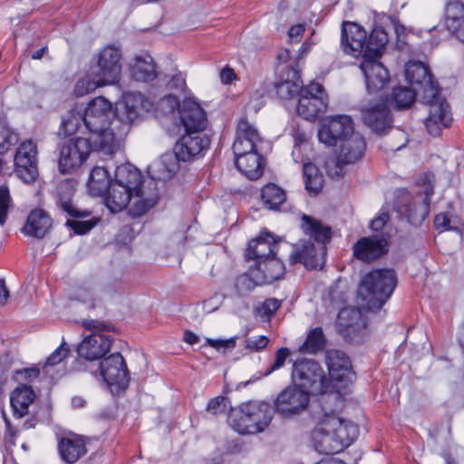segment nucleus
<instances>
[{
  "mask_svg": "<svg viewBox=\"0 0 464 464\" xmlns=\"http://www.w3.org/2000/svg\"><path fill=\"white\" fill-rule=\"evenodd\" d=\"M272 418L273 410L268 403L250 401L231 409L227 421L239 434H256L265 430Z\"/></svg>",
  "mask_w": 464,
  "mask_h": 464,
  "instance_id": "nucleus-5",
  "label": "nucleus"
},
{
  "mask_svg": "<svg viewBox=\"0 0 464 464\" xmlns=\"http://www.w3.org/2000/svg\"><path fill=\"white\" fill-rule=\"evenodd\" d=\"M150 108L151 103L141 93L127 92L123 94L121 102L118 104L117 113L122 122L131 124Z\"/></svg>",
  "mask_w": 464,
  "mask_h": 464,
  "instance_id": "nucleus-20",
  "label": "nucleus"
},
{
  "mask_svg": "<svg viewBox=\"0 0 464 464\" xmlns=\"http://www.w3.org/2000/svg\"><path fill=\"white\" fill-rule=\"evenodd\" d=\"M309 394L307 391L295 385L283 390L275 401V411L285 418L302 413L308 406Z\"/></svg>",
  "mask_w": 464,
  "mask_h": 464,
  "instance_id": "nucleus-14",
  "label": "nucleus"
},
{
  "mask_svg": "<svg viewBox=\"0 0 464 464\" xmlns=\"http://www.w3.org/2000/svg\"><path fill=\"white\" fill-rule=\"evenodd\" d=\"M268 338L265 335L246 338L245 340V348L250 352H260L267 346Z\"/></svg>",
  "mask_w": 464,
  "mask_h": 464,
  "instance_id": "nucleus-56",
  "label": "nucleus"
},
{
  "mask_svg": "<svg viewBox=\"0 0 464 464\" xmlns=\"http://www.w3.org/2000/svg\"><path fill=\"white\" fill-rule=\"evenodd\" d=\"M82 325L92 333L79 343L77 347L78 355L88 361L102 358L111 349L112 339L108 333L111 327L94 319L84 320Z\"/></svg>",
  "mask_w": 464,
  "mask_h": 464,
  "instance_id": "nucleus-7",
  "label": "nucleus"
},
{
  "mask_svg": "<svg viewBox=\"0 0 464 464\" xmlns=\"http://www.w3.org/2000/svg\"><path fill=\"white\" fill-rule=\"evenodd\" d=\"M261 142L257 130L246 118H242L238 121L237 138L233 143L234 154L258 153Z\"/></svg>",
  "mask_w": 464,
  "mask_h": 464,
  "instance_id": "nucleus-25",
  "label": "nucleus"
},
{
  "mask_svg": "<svg viewBox=\"0 0 464 464\" xmlns=\"http://www.w3.org/2000/svg\"><path fill=\"white\" fill-rule=\"evenodd\" d=\"M305 30L304 24H298L293 25L288 31V37L292 42H299Z\"/></svg>",
  "mask_w": 464,
  "mask_h": 464,
  "instance_id": "nucleus-62",
  "label": "nucleus"
},
{
  "mask_svg": "<svg viewBox=\"0 0 464 464\" xmlns=\"http://www.w3.org/2000/svg\"><path fill=\"white\" fill-rule=\"evenodd\" d=\"M121 52L114 46H106L98 56L97 67L93 72L102 83L112 85L119 82L121 72Z\"/></svg>",
  "mask_w": 464,
  "mask_h": 464,
  "instance_id": "nucleus-16",
  "label": "nucleus"
},
{
  "mask_svg": "<svg viewBox=\"0 0 464 464\" xmlns=\"http://www.w3.org/2000/svg\"><path fill=\"white\" fill-rule=\"evenodd\" d=\"M19 140L17 133L5 122L0 121V154L7 152Z\"/></svg>",
  "mask_w": 464,
  "mask_h": 464,
  "instance_id": "nucleus-50",
  "label": "nucleus"
},
{
  "mask_svg": "<svg viewBox=\"0 0 464 464\" xmlns=\"http://www.w3.org/2000/svg\"><path fill=\"white\" fill-rule=\"evenodd\" d=\"M388 41V34L384 30H373L371 33L368 41L366 40V48L362 56L381 58L382 54V49L387 44Z\"/></svg>",
  "mask_w": 464,
  "mask_h": 464,
  "instance_id": "nucleus-43",
  "label": "nucleus"
},
{
  "mask_svg": "<svg viewBox=\"0 0 464 464\" xmlns=\"http://www.w3.org/2000/svg\"><path fill=\"white\" fill-rule=\"evenodd\" d=\"M289 354H290V352L287 348L282 347V348L278 349L276 353L275 362L270 366V368L267 370V372L265 373V376H268L273 372L283 367V365L285 364V360Z\"/></svg>",
  "mask_w": 464,
  "mask_h": 464,
  "instance_id": "nucleus-57",
  "label": "nucleus"
},
{
  "mask_svg": "<svg viewBox=\"0 0 464 464\" xmlns=\"http://www.w3.org/2000/svg\"><path fill=\"white\" fill-rule=\"evenodd\" d=\"M361 112L363 123L376 134L383 135L392 129V116L383 101L364 106Z\"/></svg>",
  "mask_w": 464,
  "mask_h": 464,
  "instance_id": "nucleus-22",
  "label": "nucleus"
},
{
  "mask_svg": "<svg viewBox=\"0 0 464 464\" xmlns=\"http://www.w3.org/2000/svg\"><path fill=\"white\" fill-rule=\"evenodd\" d=\"M331 424L332 431L334 432L337 442L341 444V451L350 446L359 435V428L350 420H343L336 412H326Z\"/></svg>",
  "mask_w": 464,
  "mask_h": 464,
  "instance_id": "nucleus-28",
  "label": "nucleus"
},
{
  "mask_svg": "<svg viewBox=\"0 0 464 464\" xmlns=\"http://www.w3.org/2000/svg\"><path fill=\"white\" fill-rule=\"evenodd\" d=\"M180 121L186 131L202 132L208 119L202 107L192 99H185L179 107Z\"/></svg>",
  "mask_w": 464,
  "mask_h": 464,
  "instance_id": "nucleus-26",
  "label": "nucleus"
},
{
  "mask_svg": "<svg viewBox=\"0 0 464 464\" xmlns=\"http://www.w3.org/2000/svg\"><path fill=\"white\" fill-rule=\"evenodd\" d=\"M75 188L71 181H62L57 186V206L72 218H84L88 212L77 210L72 204Z\"/></svg>",
  "mask_w": 464,
  "mask_h": 464,
  "instance_id": "nucleus-35",
  "label": "nucleus"
},
{
  "mask_svg": "<svg viewBox=\"0 0 464 464\" xmlns=\"http://www.w3.org/2000/svg\"><path fill=\"white\" fill-rule=\"evenodd\" d=\"M327 101L323 86L317 82H311L301 91L297 112L306 120H314L325 110Z\"/></svg>",
  "mask_w": 464,
  "mask_h": 464,
  "instance_id": "nucleus-12",
  "label": "nucleus"
},
{
  "mask_svg": "<svg viewBox=\"0 0 464 464\" xmlns=\"http://www.w3.org/2000/svg\"><path fill=\"white\" fill-rule=\"evenodd\" d=\"M459 221L450 218L445 213H440L435 217L434 225L438 230H459Z\"/></svg>",
  "mask_w": 464,
  "mask_h": 464,
  "instance_id": "nucleus-54",
  "label": "nucleus"
},
{
  "mask_svg": "<svg viewBox=\"0 0 464 464\" xmlns=\"http://www.w3.org/2000/svg\"><path fill=\"white\" fill-rule=\"evenodd\" d=\"M303 173L305 188L310 192L318 193L323 188L324 179L317 167L311 162H304Z\"/></svg>",
  "mask_w": 464,
  "mask_h": 464,
  "instance_id": "nucleus-45",
  "label": "nucleus"
},
{
  "mask_svg": "<svg viewBox=\"0 0 464 464\" xmlns=\"http://www.w3.org/2000/svg\"><path fill=\"white\" fill-rule=\"evenodd\" d=\"M100 372L108 385H116L124 389L129 384L127 365L119 353L104 358L100 363Z\"/></svg>",
  "mask_w": 464,
  "mask_h": 464,
  "instance_id": "nucleus-18",
  "label": "nucleus"
},
{
  "mask_svg": "<svg viewBox=\"0 0 464 464\" xmlns=\"http://www.w3.org/2000/svg\"><path fill=\"white\" fill-rule=\"evenodd\" d=\"M419 88L417 92H422V102L430 106L429 116L425 120L426 129L430 135L439 136L443 128L450 126L452 120L449 104L440 95V90L432 79Z\"/></svg>",
  "mask_w": 464,
  "mask_h": 464,
  "instance_id": "nucleus-6",
  "label": "nucleus"
},
{
  "mask_svg": "<svg viewBox=\"0 0 464 464\" xmlns=\"http://www.w3.org/2000/svg\"><path fill=\"white\" fill-rule=\"evenodd\" d=\"M347 164L348 163H344L340 155H332L326 158L324 168L331 178H341L344 173V166Z\"/></svg>",
  "mask_w": 464,
  "mask_h": 464,
  "instance_id": "nucleus-51",
  "label": "nucleus"
},
{
  "mask_svg": "<svg viewBox=\"0 0 464 464\" xmlns=\"http://www.w3.org/2000/svg\"><path fill=\"white\" fill-rule=\"evenodd\" d=\"M330 375V385L339 392L346 389L355 379L350 358L342 351L329 350L325 354Z\"/></svg>",
  "mask_w": 464,
  "mask_h": 464,
  "instance_id": "nucleus-11",
  "label": "nucleus"
},
{
  "mask_svg": "<svg viewBox=\"0 0 464 464\" xmlns=\"http://www.w3.org/2000/svg\"><path fill=\"white\" fill-rule=\"evenodd\" d=\"M118 294V289L111 284H107L102 286L99 291L101 298L111 299Z\"/></svg>",
  "mask_w": 464,
  "mask_h": 464,
  "instance_id": "nucleus-63",
  "label": "nucleus"
},
{
  "mask_svg": "<svg viewBox=\"0 0 464 464\" xmlns=\"http://www.w3.org/2000/svg\"><path fill=\"white\" fill-rule=\"evenodd\" d=\"M405 76L412 86H422L432 79L429 68L421 62H409L405 66Z\"/></svg>",
  "mask_w": 464,
  "mask_h": 464,
  "instance_id": "nucleus-41",
  "label": "nucleus"
},
{
  "mask_svg": "<svg viewBox=\"0 0 464 464\" xmlns=\"http://www.w3.org/2000/svg\"><path fill=\"white\" fill-rule=\"evenodd\" d=\"M285 269L284 263L276 256L261 259L259 263L255 264V267L249 269L250 277L246 276L240 277L238 284L251 285V282L255 285L271 284L283 276Z\"/></svg>",
  "mask_w": 464,
  "mask_h": 464,
  "instance_id": "nucleus-13",
  "label": "nucleus"
},
{
  "mask_svg": "<svg viewBox=\"0 0 464 464\" xmlns=\"http://www.w3.org/2000/svg\"><path fill=\"white\" fill-rule=\"evenodd\" d=\"M206 341L208 345L218 350L222 347L230 349L236 347V337H231L226 340L207 338Z\"/></svg>",
  "mask_w": 464,
  "mask_h": 464,
  "instance_id": "nucleus-59",
  "label": "nucleus"
},
{
  "mask_svg": "<svg viewBox=\"0 0 464 464\" xmlns=\"http://www.w3.org/2000/svg\"><path fill=\"white\" fill-rule=\"evenodd\" d=\"M367 34L359 24L344 22L342 28L341 47L343 51L357 57L363 55L366 48Z\"/></svg>",
  "mask_w": 464,
  "mask_h": 464,
  "instance_id": "nucleus-24",
  "label": "nucleus"
},
{
  "mask_svg": "<svg viewBox=\"0 0 464 464\" xmlns=\"http://www.w3.org/2000/svg\"><path fill=\"white\" fill-rule=\"evenodd\" d=\"M353 250L357 259L364 262L372 261L387 253L388 237L384 233L362 237L353 245Z\"/></svg>",
  "mask_w": 464,
  "mask_h": 464,
  "instance_id": "nucleus-23",
  "label": "nucleus"
},
{
  "mask_svg": "<svg viewBox=\"0 0 464 464\" xmlns=\"http://www.w3.org/2000/svg\"><path fill=\"white\" fill-rule=\"evenodd\" d=\"M446 26L456 28L464 20V5L459 0L450 1L446 5Z\"/></svg>",
  "mask_w": 464,
  "mask_h": 464,
  "instance_id": "nucleus-48",
  "label": "nucleus"
},
{
  "mask_svg": "<svg viewBox=\"0 0 464 464\" xmlns=\"http://www.w3.org/2000/svg\"><path fill=\"white\" fill-rule=\"evenodd\" d=\"M312 440L314 449L321 454L329 455L341 451V444L337 442L335 434L332 431L326 412L318 417L316 426L312 432Z\"/></svg>",
  "mask_w": 464,
  "mask_h": 464,
  "instance_id": "nucleus-19",
  "label": "nucleus"
},
{
  "mask_svg": "<svg viewBox=\"0 0 464 464\" xmlns=\"http://www.w3.org/2000/svg\"><path fill=\"white\" fill-rule=\"evenodd\" d=\"M228 409H232L229 400L225 396L215 397L208 402L206 411L214 415L225 414Z\"/></svg>",
  "mask_w": 464,
  "mask_h": 464,
  "instance_id": "nucleus-52",
  "label": "nucleus"
},
{
  "mask_svg": "<svg viewBox=\"0 0 464 464\" xmlns=\"http://www.w3.org/2000/svg\"><path fill=\"white\" fill-rule=\"evenodd\" d=\"M34 399L35 393L30 386L20 385L15 388L10 396L14 416L16 418L25 416L28 413L29 406L34 401Z\"/></svg>",
  "mask_w": 464,
  "mask_h": 464,
  "instance_id": "nucleus-37",
  "label": "nucleus"
},
{
  "mask_svg": "<svg viewBox=\"0 0 464 464\" xmlns=\"http://www.w3.org/2000/svg\"><path fill=\"white\" fill-rule=\"evenodd\" d=\"M237 169L249 179H257L263 174V159L259 153L235 154Z\"/></svg>",
  "mask_w": 464,
  "mask_h": 464,
  "instance_id": "nucleus-34",
  "label": "nucleus"
},
{
  "mask_svg": "<svg viewBox=\"0 0 464 464\" xmlns=\"http://www.w3.org/2000/svg\"><path fill=\"white\" fill-rule=\"evenodd\" d=\"M261 199L264 206L270 210H283L286 205L285 190L274 183H268L261 189Z\"/></svg>",
  "mask_w": 464,
  "mask_h": 464,
  "instance_id": "nucleus-39",
  "label": "nucleus"
},
{
  "mask_svg": "<svg viewBox=\"0 0 464 464\" xmlns=\"http://www.w3.org/2000/svg\"><path fill=\"white\" fill-rule=\"evenodd\" d=\"M107 85L106 83H102L101 78L95 75V72H92V75H87L80 80L74 85L73 92L76 96L82 97L93 91H95L99 87H102Z\"/></svg>",
  "mask_w": 464,
  "mask_h": 464,
  "instance_id": "nucleus-47",
  "label": "nucleus"
},
{
  "mask_svg": "<svg viewBox=\"0 0 464 464\" xmlns=\"http://www.w3.org/2000/svg\"><path fill=\"white\" fill-rule=\"evenodd\" d=\"M390 218L389 213L386 211H381L378 217H376L371 222V228L373 231H382Z\"/></svg>",
  "mask_w": 464,
  "mask_h": 464,
  "instance_id": "nucleus-60",
  "label": "nucleus"
},
{
  "mask_svg": "<svg viewBox=\"0 0 464 464\" xmlns=\"http://www.w3.org/2000/svg\"><path fill=\"white\" fill-rule=\"evenodd\" d=\"M279 307L280 302L277 299L269 298L263 303L261 310L263 311V314L270 317L276 312Z\"/></svg>",
  "mask_w": 464,
  "mask_h": 464,
  "instance_id": "nucleus-61",
  "label": "nucleus"
},
{
  "mask_svg": "<svg viewBox=\"0 0 464 464\" xmlns=\"http://www.w3.org/2000/svg\"><path fill=\"white\" fill-rule=\"evenodd\" d=\"M92 150H97L87 138L70 139L59 144L58 169L62 174H70L78 169L88 159Z\"/></svg>",
  "mask_w": 464,
  "mask_h": 464,
  "instance_id": "nucleus-10",
  "label": "nucleus"
},
{
  "mask_svg": "<svg viewBox=\"0 0 464 464\" xmlns=\"http://www.w3.org/2000/svg\"><path fill=\"white\" fill-rule=\"evenodd\" d=\"M85 128L94 148L105 155H112L120 149V140L113 131L115 113L111 103L103 97L92 100L86 108Z\"/></svg>",
  "mask_w": 464,
  "mask_h": 464,
  "instance_id": "nucleus-1",
  "label": "nucleus"
},
{
  "mask_svg": "<svg viewBox=\"0 0 464 464\" xmlns=\"http://www.w3.org/2000/svg\"><path fill=\"white\" fill-rule=\"evenodd\" d=\"M150 179H142L140 171L133 165L127 163L116 169L113 182L136 193L137 190H148L144 183Z\"/></svg>",
  "mask_w": 464,
  "mask_h": 464,
  "instance_id": "nucleus-31",
  "label": "nucleus"
},
{
  "mask_svg": "<svg viewBox=\"0 0 464 464\" xmlns=\"http://www.w3.org/2000/svg\"><path fill=\"white\" fill-rule=\"evenodd\" d=\"M14 171L26 183L35 180L38 176L37 148L32 140L23 141L17 148L14 158Z\"/></svg>",
  "mask_w": 464,
  "mask_h": 464,
  "instance_id": "nucleus-15",
  "label": "nucleus"
},
{
  "mask_svg": "<svg viewBox=\"0 0 464 464\" xmlns=\"http://www.w3.org/2000/svg\"><path fill=\"white\" fill-rule=\"evenodd\" d=\"M355 134L353 122L350 116L336 115L324 123L318 131L319 140L328 146L336 145L338 140H343Z\"/></svg>",
  "mask_w": 464,
  "mask_h": 464,
  "instance_id": "nucleus-17",
  "label": "nucleus"
},
{
  "mask_svg": "<svg viewBox=\"0 0 464 464\" xmlns=\"http://www.w3.org/2000/svg\"><path fill=\"white\" fill-rule=\"evenodd\" d=\"M432 193V188L426 189L425 197L419 196L410 199L405 205L399 207L398 211L404 215L411 225L420 226L429 214L430 197Z\"/></svg>",
  "mask_w": 464,
  "mask_h": 464,
  "instance_id": "nucleus-27",
  "label": "nucleus"
},
{
  "mask_svg": "<svg viewBox=\"0 0 464 464\" xmlns=\"http://www.w3.org/2000/svg\"><path fill=\"white\" fill-rule=\"evenodd\" d=\"M222 296L216 295L204 303V308L207 309L208 313L213 312L218 309V305L222 302Z\"/></svg>",
  "mask_w": 464,
  "mask_h": 464,
  "instance_id": "nucleus-64",
  "label": "nucleus"
},
{
  "mask_svg": "<svg viewBox=\"0 0 464 464\" xmlns=\"http://www.w3.org/2000/svg\"><path fill=\"white\" fill-rule=\"evenodd\" d=\"M294 385L308 392V394H324L330 392V381L321 365L308 359L294 362L292 370Z\"/></svg>",
  "mask_w": 464,
  "mask_h": 464,
  "instance_id": "nucleus-8",
  "label": "nucleus"
},
{
  "mask_svg": "<svg viewBox=\"0 0 464 464\" xmlns=\"http://www.w3.org/2000/svg\"><path fill=\"white\" fill-rule=\"evenodd\" d=\"M129 66L130 76L137 82H151L158 75L154 60L148 53L135 55Z\"/></svg>",
  "mask_w": 464,
  "mask_h": 464,
  "instance_id": "nucleus-32",
  "label": "nucleus"
},
{
  "mask_svg": "<svg viewBox=\"0 0 464 464\" xmlns=\"http://www.w3.org/2000/svg\"><path fill=\"white\" fill-rule=\"evenodd\" d=\"M276 247L274 237L266 233L249 242L245 256L247 260H254L257 264L261 259L276 256Z\"/></svg>",
  "mask_w": 464,
  "mask_h": 464,
  "instance_id": "nucleus-29",
  "label": "nucleus"
},
{
  "mask_svg": "<svg viewBox=\"0 0 464 464\" xmlns=\"http://www.w3.org/2000/svg\"><path fill=\"white\" fill-rule=\"evenodd\" d=\"M58 449L61 458L67 463L76 462L87 451L83 439L77 435L62 439Z\"/></svg>",
  "mask_w": 464,
  "mask_h": 464,
  "instance_id": "nucleus-36",
  "label": "nucleus"
},
{
  "mask_svg": "<svg viewBox=\"0 0 464 464\" xmlns=\"http://www.w3.org/2000/svg\"><path fill=\"white\" fill-rule=\"evenodd\" d=\"M79 218H75V219L68 220L66 222L67 226H69L76 234L83 235L89 232L92 228H93L97 224L96 218H92L88 220L78 219Z\"/></svg>",
  "mask_w": 464,
  "mask_h": 464,
  "instance_id": "nucleus-53",
  "label": "nucleus"
},
{
  "mask_svg": "<svg viewBox=\"0 0 464 464\" xmlns=\"http://www.w3.org/2000/svg\"><path fill=\"white\" fill-rule=\"evenodd\" d=\"M324 342L323 330L316 327L309 332L305 341L300 347V352L303 353H316L324 348Z\"/></svg>",
  "mask_w": 464,
  "mask_h": 464,
  "instance_id": "nucleus-46",
  "label": "nucleus"
},
{
  "mask_svg": "<svg viewBox=\"0 0 464 464\" xmlns=\"http://www.w3.org/2000/svg\"><path fill=\"white\" fill-rule=\"evenodd\" d=\"M337 324L344 334H355L366 327V319L360 308L349 306L339 312Z\"/></svg>",
  "mask_w": 464,
  "mask_h": 464,
  "instance_id": "nucleus-30",
  "label": "nucleus"
},
{
  "mask_svg": "<svg viewBox=\"0 0 464 464\" xmlns=\"http://www.w3.org/2000/svg\"><path fill=\"white\" fill-rule=\"evenodd\" d=\"M397 285L396 274L392 269H375L362 279L358 299L366 310H378L391 297Z\"/></svg>",
  "mask_w": 464,
  "mask_h": 464,
  "instance_id": "nucleus-4",
  "label": "nucleus"
},
{
  "mask_svg": "<svg viewBox=\"0 0 464 464\" xmlns=\"http://www.w3.org/2000/svg\"><path fill=\"white\" fill-rule=\"evenodd\" d=\"M145 185L148 190H137L134 193L132 190L112 182L106 191L108 192L105 198L106 206L111 212L117 213L130 204V211L132 216L144 215L154 207L159 198L156 180L150 179L144 183Z\"/></svg>",
  "mask_w": 464,
  "mask_h": 464,
  "instance_id": "nucleus-3",
  "label": "nucleus"
},
{
  "mask_svg": "<svg viewBox=\"0 0 464 464\" xmlns=\"http://www.w3.org/2000/svg\"><path fill=\"white\" fill-rule=\"evenodd\" d=\"M11 207L9 190L6 187H0V225L5 223L8 210Z\"/></svg>",
  "mask_w": 464,
  "mask_h": 464,
  "instance_id": "nucleus-55",
  "label": "nucleus"
},
{
  "mask_svg": "<svg viewBox=\"0 0 464 464\" xmlns=\"http://www.w3.org/2000/svg\"><path fill=\"white\" fill-rule=\"evenodd\" d=\"M302 82L299 80L296 81H282L276 84V93L282 99H291L296 95H301Z\"/></svg>",
  "mask_w": 464,
  "mask_h": 464,
  "instance_id": "nucleus-49",
  "label": "nucleus"
},
{
  "mask_svg": "<svg viewBox=\"0 0 464 464\" xmlns=\"http://www.w3.org/2000/svg\"><path fill=\"white\" fill-rule=\"evenodd\" d=\"M365 148L363 137L360 133L353 134L342 140L339 155L344 163L352 164L362 157Z\"/></svg>",
  "mask_w": 464,
  "mask_h": 464,
  "instance_id": "nucleus-38",
  "label": "nucleus"
},
{
  "mask_svg": "<svg viewBox=\"0 0 464 464\" xmlns=\"http://www.w3.org/2000/svg\"><path fill=\"white\" fill-rule=\"evenodd\" d=\"M360 69L364 75L369 92H376L384 88L390 81L387 68L379 61L380 58L362 56Z\"/></svg>",
  "mask_w": 464,
  "mask_h": 464,
  "instance_id": "nucleus-21",
  "label": "nucleus"
},
{
  "mask_svg": "<svg viewBox=\"0 0 464 464\" xmlns=\"http://www.w3.org/2000/svg\"><path fill=\"white\" fill-rule=\"evenodd\" d=\"M209 146V140L201 132L186 131L176 143L174 154H166L162 157V163L169 173H175L179 169V161H188L199 155Z\"/></svg>",
  "mask_w": 464,
  "mask_h": 464,
  "instance_id": "nucleus-9",
  "label": "nucleus"
},
{
  "mask_svg": "<svg viewBox=\"0 0 464 464\" xmlns=\"http://www.w3.org/2000/svg\"><path fill=\"white\" fill-rule=\"evenodd\" d=\"M70 349L63 343L46 360V365L53 366L61 362L69 353Z\"/></svg>",
  "mask_w": 464,
  "mask_h": 464,
  "instance_id": "nucleus-58",
  "label": "nucleus"
},
{
  "mask_svg": "<svg viewBox=\"0 0 464 464\" xmlns=\"http://www.w3.org/2000/svg\"><path fill=\"white\" fill-rule=\"evenodd\" d=\"M302 219V227L309 238L300 240L293 246L290 263H302L310 269L322 268L325 261V243L331 238V229L306 215Z\"/></svg>",
  "mask_w": 464,
  "mask_h": 464,
  "instance_id": "nucleus-2",
  "label": "nucleus"
},
{
  "mask_svg": "<svg viewBox=\"0 0 464 464\" xmlns=\"http://www.w3.org/2000/svg\"><path fill=\"white\" fill-rule=\"evenodd\" d=\"M85 112L82 106L76 105L67 111L62 121V129L66 135L75 133L81 126H85Z\"/></svg>",
  "mask_w": 464,
  "mask_h": 464,
  "instance_id": "nucleus-42",
  "label": "nucleus"
},
{
  "mask_svg": "<svg viewBox=\"0 0 464 464\" xmlns=\"http://www.w3.org/2000/svg\"><path fill=\"white\" fill-rule=\"evenodd\" d=\"M417 92V89L396 87L392 90L391 98L384 102L387 105H394L397 109L410 108L416 99Z\"/></svg>",
  "mask_w": 464,
  "mask_h": 464,
  "instance_id": "nucleus-44",
  "label": "nucleus"
},
{
  "mask_svg": "<svg viewBox=\"0 0 464 464\" xmlns=\"http://www.w3.org/2000/svg\"><path fill=\"white\" fill-rule=\"evenodd\" d=\"M112 182L105 168L95 167L90 173L87 185L93 196H103Z\"/></svg>",
  "mask_w": 464,
  "mask_h": 464,
  "instance_id": "nucleus-40",
  "label": "nucleus"
},
{
  "mask_svg": "<svg viewBox=\"0 0 464 464\" xmlns=\"http://www.w3.org/2000/svg\"><path fill=\"white\" fill-rule=\"evenodd\" d=\"M52 226L51 218L43 209H34L27 218V221L23 228L24 234L43 238Z\"/></svg>",
  "mask_w": 464,
  "mask_h": 464,
  "instance_id": "nucleus-33",
  "label": "nucleus"
}]
</instances>
